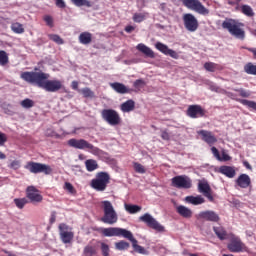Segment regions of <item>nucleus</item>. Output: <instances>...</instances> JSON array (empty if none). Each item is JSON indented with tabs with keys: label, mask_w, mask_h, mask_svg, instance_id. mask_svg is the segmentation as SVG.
Returning <instances> with one entry per match:
<instances>
[{
	"label": "nucleus",
	"mask_w": 256,
	"mask_h": 256,
	"mask_svg": "<svg viewBox=\"0 0 256 256\" xmlns=\"http://www.w3.org/2000/svg\"><path fill=\"white\" fill-rule=\"evenodd\" d=\"M182 4L190 11H195L199 15H209V9H207L199 0H182Z\"/></svg>",
	"instance_id": "9"
},
{
	"label": "nucleus",
	"mask_w": 256,
	"mask_h": 256,
	"mask_svg": "<svg viewBox=\"0 0 256 256\" xmlns=\"http://www.w3.org/2000/svg\"><path fill=\"white\" fill-rule=\"evenodd\" d=\"M185 201L191 203V205H203V203H205V198L202 196H187Z\"/></svg>",
	"instance_id": "31"
},
{
	"label": "nucleus",
	"mask_w": 256,
	"mask_h": 256,
	"mask_svg": "<svg viewBox=\"0 0 256 256\" xmlns=\"http://www.w3.org/2000/svg\"><path fill=\"white\" fill-rule=\"evenodd\" d=\"M219 173L225 175L229 179H233L236 175L235 168L233 166H221L219 168Z\"/></svg>",
	"instance_id": "26"
},
{
	"label": "nucleus",
	"mask_w": 256,
	"mask_h": 256,
	"mask_svg": "<svg viewBox=\"0 0 256 256\" xmlns=\"http://www.w3.org/2000/svg\"><path fill=\"white\" fill-rule=\"evenodd\" d=\"M79 43L82 45H89L93 41V34L90 32H82L79 37Z\"/></svg>",
	"instance_id": "28"
},
{
	"label": "nucleus",
	"mask_w": 256,
	"mask_h": 256,
	"mask_svg": "<svg viewBox=\"0 0 256 256\" xmlns=\"http://www.w3.org/2000/svg\"><path fill=\"white\" fill-rule=\"evenodd\" d=\"M78 93H81L85 99H93L95 97V92H93L89 87L78 90Z\"/></svg>",
	"instance_id": "36"
},
{
	"label": "nucleus",
	"mask_w": 256,
	"mask_h": 256,
	"mask_svg": "<svg viewBox=\"0 0 256 256\" xmlns=\"http://www.w3.org/2000/svg\"><path fill=\"white\" fill-rule=\"evenodd\" d=\"M48 37L51 41L57 43V45H63V43H65V41H63V38H61V36L57 34H49Z\"/></svg>",
	"instance_id": "46"
},
{
	"label": "nucleus",
	"mask_w": 256,
	"mask_h": 256,
	"mask_svg": "<svg viewBox=\"0 0 256 256\" xmlns=\"http://www.w3.org/2000/svg\"><path fill=\"white\" fill-rule=\"evenodd\" d=\"M125 209L130 215H135V213H139L141 211V206L133 205V204H125Z\"/></svg>",
	"instance_id": "40"
},
{
	"label": "nucleus",
	"mask_w": 256,
	"mask_h": 256,
	"mask_svg": "<svg viewBox=\"0 0 256 256\" xmlns=\"http://www.w3.org/2000/svg\"><path fill=\"white\" fill-rule=\"evenodd\" d=\"M172 187L177 189H191V178L185 175L175 176L172 178Z\"/></svg>",
	"instance_id": "14"
},
{
	"label": "nucleus",
	"mask_w": 256,
	"mask_h": 256,
	"mask_svg": "<svg viewBox=\"0 0 256 256\" xmlns=\"http://www.w3.org/2000/svg\"><path fill=\"white\" fill-rule=\"evenodd\" d=\"M198 219H203L204 221H210L212 223L219 222V214L212 210L202 211L198 214Z\"/></svg>",
	"instance_id": "19"
},
{
	"label": "nucleus",
	"mask_w": 256,
	"mask_h": 256,
	"mask_svg": "<svg viewBox=\"0 0 256 256\" xmlns=\"http://www.w3.org/2000/svg\"><path fill=\"white\" fill-rule=\"evenodd\" d=\"M111 89L115 91L116 93H119L120 95H125L127 93H132L133 89L128 88L125 86V84L120 83V82H114L110 83Z\"/></svg>",
	"instance_id": "22"
},
{
	"label": "nucleus",
	"mask_w": 256,
	"mask_h": 256,
	"mask_svg": "<svg viewBox=\"0 0 256 256\" xmlns=\"http://www.w3.org/2000/svg\"><path fill=\"white\" fill-rule=\"evenodd\" d=\"M155 47L160 51V53H163V55H168L169 57H172V59H179V54L175 50L170 49L169 46L161 42H157Z\"/></svg>",
	"instance_id": "18"
},
{
	"label": "nucleus",
	"mask_w": 256,
	"mask_h": 256,
	"mask_svg": "<svg viewBox=\"0 0 256 256\" xmlns=\"http://www.w3.org/2000/svg\"><path fill=\"white\" fill-rule=\"evenodd\" d=\"M64 189H65L67 192L71 193L72 195L75 193V187H73V184H71V183H69V182H66V183L64 184Z\"/></svg>",
	"instance_id": "50"
},
{
	"label": "nucleus",
	"mask_w": 256,
	"mask_h": 256,
	"mask_svg": "<svg viewBox=\"0 0 256 256\" xmlns=\"http://www.w3.org/2000/svg\"><path fill=\"white\" fill-rule=\"evenodd\" d=\"M43 20L45 21V23H46V25H47L48 27H53V17H52V16H50V15H45V16L43 17Z\"/></svg>",
	"instance_id": "51"
},
{
	"label": "nucleus",
	"mask_w": 256,
	"mask_h": 256,
	"mask_svg": "<svg viewBox=\"0 0 256 256\" xmlns=\"http://www.w3.org/2000/svg\"><path fill=\"white\" fill-rule=\"evenodd\" d=\"M241 27H245V24L232 18H226L222 22V29H226V31H228L232 37L243 41L245 39V30H243Z\"/></svg>",
	"instance_id": "3"
},
{
	"label": "nucleus",
	"mask_w": 256,
	"mask_h": 256,
	"mask_svg": "<svg viewBox=\"0 0 256 256\" xmlns=\"http://www.w3.org/2000/svg\"><path fill=\"white\" fill-rule=\"evenodd\" d=\"M7 143V134L0 132V147Z\"/></svg>",
	"instance_id": "52"
},
{
	"label": "nucleus",
	"mask_w": 256,
	"mask_h": 256,
	"mask_svg": "<svg viewBox=\"0 0 256 256\" xmlns=\"http://www.w3.org/2000/svg\"><path fill=\"white\" fill-rule=\"evenodd\" d=\"M210 90L211 91H215V93H219V87L215 86V85H211L210 86Z\"/></svg>",
	"instance_id": "61"
},
{
	"label": "nucleus",
	"mask_w": 256,
	"mask_h": 256,
	"mask_svg": "<svg viewBox=\"0 0 256 256\" xmlns=\"http://www.w3.org/2000/svg\"><path fill=\"white\" fill-rule=\"evenodd\" d=\"M239 93L240 97H249V92H247L246 90L240 89Z\"/></svg>",
	"instance_id": "59"
},
{
	"label": "nucleus",
	"mask_w": 256,
	"mask_h": 256,
	"mask_svg": "<svg viewBox=\"0 0 256 256\" xmlns=\"http://www.w3.org/2000/svg\"><path fill=\"white\" fill-rule=\"evenodd\" d=\"M71 87H72V89H74V91H79V82L72 81Z\"/></svg>",
	"instance_id": "57"
},
{
	"label": "nucleus",
	"mask_w": 256,
	"mask_h": 256,
	"mask_svg": "<svg viewBox=\"0 0 256 256\" xmlns=\"http://www.w3.org/2000/svg\"><path fill=\"white\" fill-rule=\"evenodd\" d=\"M69 147H73L74 149H80L89 151L92 155H95L96 157H101V155L104 154L103 150L99 149L97 146H94L93 144L89 143L85 139H75L72 138L68 140Z\"/></svg>",
	"instance_id": "4"
},
{
	"label": "nucleus",
	"mask_w": 256,
	"mask_h": 256,
	"mask_svg": "<svg viewBox=\"0 0 256 256\" xmlns=\"http://www.w3.org/2000/svg\"><path fill=\"white\" fill-rule=\"evenodd\" d=\"M56 219H57V213L56 212H52L51 216H50V220H49L50 224L53 225V223H55Z\"/></svg>",
	"instance_id": "56"
},
{
	"label": "nucleus",
	"mask_w": 256,
	"mask_h": 256,
	"mask_svg": "<svg viewBox=\"0 0 256 256\" xmlns=\"http://www.w3.org/2000/svg\"><path fill=\"white\" fill-rule=\"evenodd\" d=\"M244 71L247 75H256V65L249 62L244 66Z\"/></svg>",
	"instance_id": "42"
},
{
	"label": "nucleus",
	"mask_w": 256,
	"mask_h": 256,
	"mask_svg": "<svg viewBox=\"0 0 256 256\" xmlns=\"http://www.w3.org/2000/svg\"><path fill=\"white\" fill-rule=\"evenodd\" d=\"M101 117L103 121L111 125V127H117L121 123V115L115 109H103L101 111Z\"/></svg>",
	"instance_id": "8"
},
{
	"label": "nucleus",
	"mask_w": 256,
	"mask_h": 256,
	"mask_svg": "<svg viewBox=\"0 0 256 256\" xmlns=\"http://www.w3.org/2000/svg\"><path fill=\"white\" fill-rule=\"evenodd\" d=\"M242 105H245L249 109H253V111H256V102L251 100H242Z\"/></svg>",
	"instance_id": "49"
},
{
	"label": "nucleus",
	"mask_w": 256,
	"mask_h": 256,
	"mask_svg": "<svg viewBox=\"0 0 256 256\" xmlns=\"http://www.w3.org/2000/svg\"><path fill=\"white\" fill-rule=\"evenodd\" d=\"M26 197L31 203H41L43 196L39 194V190L35 186H28L26 189Z\"/></svg>",
	"instance_id": "17"
},
{
	"label": "nucleus",
	"mask_w": 256,
	"mask_h": 256,
	"mask_svg": "<svg viewBox=\"0 0 256 256\" xmlns=\"http://www.w3.org/2000/svg\"><path fill=\"white\" fill-rule=\"evenodd\" d=\"M198 191L199 193H202L204 197H206V199H208V201H210L211 203L215 201V199L213 198V194H212L211 186L209 185V182L205 180L199 181Z\"/></svg>",
	"instance_id": "16"
},
{
	"label": "nucleus",
	"mask_w": 256,
	"mask_h": 256,
	"mask_svg": "<svg viewBox=\"0 0 256 256\" xmlns=\"http://www.w3.org/2000/svg\"><path fill=\"white\" fill-rule=\"evenodd\" d=\"M58 228L60 231V239L62 243H71L73 241V237H75V234L73 231H71L69 225L61 223Z\"/></svg>",
	"instance_id": "15"
},
{
	"label": "nucleus",
	"mask_w": 256,
	"mask_h": 256,
	"mask_svg": "<svg viewBox=\"0 0 256 256\" xmlns=\"http://www.w3.org/2000/svg\"><path fill=\"white\" fill-rule=\"evenodd\" d=\"M9 63V55L7 54L6 51L0 50V65L2 67H5Z\"/></svg>",
	"instance_id": "43"
},
{
	"label": "nucleus",
	"mask_w": 256,
	"mask_h": 256,
	"mask_svg": "<svg viewBox=\"0 0 256 256\" xmlns=\"http://www.w3.org/2000/svg\"><path fill=\"white\" fill-rule=\"evenodd\" d=\"M244 167H246V169H248L249 171L253 170V167H251V164H249L247 161L243 162Z\"/></svg>",
	"instance_id": "60"
},
{
	"label": "nucleus",
	"mask_w": 256,
	"mask_h": 256,
	"mask_svg": "<svg viewBox=\"0 0 256 256\" xmlns=\"http://www.w3.org/2000/svg\"><path fill=\"white\" fill-rule=\"evenodd\" d=\"M100 249L103 256H109V253H111V249H109V246L104 242L100 243Z\"/></svg>",
	"instance_id": "48"
},
{
	"label": "nucleus",
	"mask_w": 256,
	"mask_h": 256,
	"mask_svg": "<svg viewBox=\"0 0 256 256\" xmlns=\"http://www.w3.org/2000/svg\"><path fill=\"white\" fill-rule=\"evenodd\" d=\"M75 7H93L89 0H70Z\"/></svg>",
	"instance_id": "39"
},
{
	"label": "nucleus",
	"mask_w": 256,
	"mask_h": 256,
	"mask_svg": "<svg viewBox=\"0 0 256 256\" xmlns=\"http://www.w3.org/2000/svg\"><path fill=\"white\" fill-rule=\"evenodd\" d=\"M110 181H111V176H109V173L98 172L96 174V177L91 180L90 186L95 191L103 192L107 189V186L109 185Z\"/></svg>",
	"instance_id": "6"
},
{
	"label": "nucleus",
	"mask_w": 256,
	"mask_h": 256,
	"mask_svg": "<svg viewBox=\"0 0 256 256\" xmlns=\"http://www.w3.org/2000/svg\"><path fill=\"white\" fill-rule=\"evenodd\" d=\"M236 185L238 187H241V189H247L251 185V177L247 174H241L237 179H236Z\"/></svg>",
	"instance_id": "23"
},
{
	"label": "nucleus",
	"mask_w": 256,
	"mask_h": 256,
	"mask_svg": "<svg viewBox=\"0 0 256 256\" xmlns=\"http://www.w3.org/2000/svg\"><path fill=\"white\" fill-rule=\"evenodd\" d=\"M247 51H249L250 53H253L254 57H256V48H246Z\"/></svg>",
	"instance_id": "62"
},
{
	"label": "nucleus",
	"mask_w": 256,
	"mask_h": 256,
	"mask_svg": "<svg viewBox=\"0 0 256 256\" xmlns=\"http://www.w3.org/2000/svg\"><path fill=\"white\" fill-rule=\"evenodd\" d=\"M11 30L13 31V33H16L17 35L25 33V28H23V24L19 22L12 23Z\"/></svg>",
	"instance_id": "35"
},
{
	"label": "nucleus",
	"mask_w": 256,
	"mask_h": 256,
	"mask_svg": "<svg viewBox=\"0 0 256 256\" xmlns=\"http://www.w3.org/2000/svg\"><path fill=\"white\" fill-rule=\"evenodd\" d=\"M139 221L145 223L150 229L158 231V233H163V231H165V227L158 223V221L149 213H145L144 215L140 216Z\"/></svg>",
	"instance_id": "10"
},
{
	"label": "nucleus",
	"mask_w": 256,
	"mask_h": 256,
	"mask_svg": "<svg viewBox=\"0 0 256 256\" xmlns=\"http://www.w3.org/2000/svg\"><path fill=\"white\" fill-rule=\"evenodd\" d=\"M213 231L220 241H225V239H227V230L222 226H214Z\"/></svg>",
	"instance_id": "30"
},
{
	"label": "nucleus",
	"mask_w": 256,
	"mask_h": 256,
	"mask_svg": "<svg viewBox=\"0 0 256 256\" xmlns=\"http://www.w3.org/2000/svg\"><path fill=\"white\" fill-rule=\"evenodd\" d=\"M56 7L59 9H65L67 7V4H65V1L63 0H56Z\"/></svg>",
	"instance_id": "53"
},
{
	"label": "nucleus",
	"mask_w": 256,
	"mask_h": 256,
	"mask_svg": "<svg viewBox=\"0 0 256 256\" xmlns=\"http://www.w3.org/2000/svg\"><path fill=\"white\" fill-rule=\"evenodd\" d=\"M120 109L123 113H131V111L135 110V101L127 100L121 104Z\"/></svg>",
	"instance_id": "29"
},
{
	"label": "nucleus",
	"mask_w": 256,
	"mask_h": 256,
	"mask_svg": "<svg viewBox=\"0 0 256 256\" xmlns=\"http://www.w3.org/2000/svg\"><path fill=\"white\" fill-rule=\"evenodd\" d=\"M176 211L178 215L184 219H191V217H193V210L186 206L180 205L176 208Z\"/></svg>",
	"instance_id": "24"
},
{
	"label": "nucleus",
	"mask_w": 256,
	"mask_h": 256,
	"mask_svg": "<svg viewBox=\"0 0 256 256\" xmlns=\"http://www.w3.org/2000/svg\"><path fill=\"white\" fill-rule=\"evenodd\" d=\"M135 29V26L128 25L125 27L124 31L126 33H133V30Z\"/></svg>",
	"instance_id": "58"
},
{
	"label": "nucleus",
	"mask_w": 256,
	"mask_h": 256,
	"mask_svg": "<svg viewBox=\"0 0 256 256\" xmlns=\"http://www.w3.org/2000/svg\"><path fill=\"white\" fill-rule=\"evenodd\" d=\"M27 171L30 173H34V175H37L38 173H44V175H51L53 173V168L47 164L39 163V162H33L29 161L24 166Z\"/></svg>",
	"instance_id": "7"
},
{
	"label": "nucleus",
	"mask_w": 256,
	"mask_h": 256,
	"mask_svg": "<svg viewBox=\"0 0 256 256\" xmlns=\"http://www.w3.org/2000/svg\"><path fill=\"white\" fill-rule=\"evenodd\" d=\"M85 165H86L87 171H89L90 173L99 169V164H97V161L93 159L86 160Z\"/></svg>",
	"instance_id": "33"
},
{
	"label": "nucleus",
	"mask_w": 256,
	"mask_h": 256,
	"mask_svg": "<svg viewBox=\"0 0 256 256\" xmlns=\"http://www.w3.org/2000/svg\"><path fill=\"white\" fill-rule=\"evenodd\" d=\"M186 115L187 117H190V119H199L207 115V110H205V108H203L201 105L194 104L188 106Z\"/></svg>",
	"instance_id": "13"
},
{
	"label": "nucleus",
	"mask_w": 256,
	"mask_h": 256,
	"mask_svg": "<svg viewBox=\"0 0 256 256\" xmlns=\"http://www.w3.org/2000/svg\"><path fill=\"white\" fill-rule=\"evenodd\" d=\"M0 159H7V156L3 152H0Z\"/></svg>",
	"instance_id": "64"
},
{
	"label": "nucleus",
	"mask_w": 256,
	"mask_h": 256,
	"mask_svg": "<svg viewBox=\"0 0 256 256\" xmlns=\"http://www.w3.org/2000/svg\"><path fill=\"white\" fill-rule=\"evenodd\" d=\"M20 105L24 109H31V107L35 106V102L33 100L29 99V98H26V99L21 101Z\"/></svg>",
	"instance_id": "45"
},
{
	"label": "nucleus",
	"mask_w": 256,
	"mask_h": 256,
	"mask_svg": "<svg viewBox=\"0 0 256 256\" xmlns=\"http://www.w3.org/2000/svg\"><path fill=\"white\" fill-rule=\"evenodd\" d=\"M136 49L140 51V53H143L146 57H149L150 59H155V52H153L152 49L149 48L147 45L140 43L136 46Z\"/></svg>",
	"instance_id": "25"
},
{
	"label": "nucleus",
	"mask_w": 256,
	"mask_h": 256,
	"mask_svg": "<svg viewBox=\"0 0 256 256\" xmlns=\"http://www.w3.org/2000/svg\"><path fill=\"white\" fill-rule=\"evenodd\" d=\"M20 77L23 81H26V83H30V85H37V87L44 89L47 93H57L64 87L61 80H49L51 75L41 70L39 71V68H35L34 71L31 72H22Z\"/></svg>",
	"instance_id": "1"
},
{
	"label": "nucleus",
	"mask_w": 256,
	"mask_h": 256,
	"mask_svg": "<svg viewBox=\"0 0 256 256\" xmlns=\"http://www.w3.org/2000/svg\"><path fill=\"white\" fill-rule=\"evenodd\" d=\"M204 69L209 73H215V71H223V66L215 62L204 63Z\"/></svg>",
	"instance_id": "27"
},
{
	"label": "nucleus",
	"mask_w": 256,
	"mask_h": 256,
	"mask_svg": "<svg viewBox=\"0 0 256 256\" xmlns=\"http://www.w3.org/2000/svg\"><path fill=\"white\" fill-rule=\"evenodd\" d=\"M245 248V243L241 241V238L232 234L230 238V243H228L227 245V249L230 251V253H243V251H245Z\"/></svg>",
	"instance_id": "11"
},
{
	"label": "nucleus",
	"mask_w": 256,
	"mask_h": 256,
	"mask_svg": "<svg viewBox=\"0 0 256 256\" xmlns=\"http://www.w3.org/2000/svg\"><path fill=\"white\" fill-rule=\"evenodd\" d=\"M211 152L213 157H215L217 161L227 162V161H231L232 159V157L227 153V150L225 149H222L221 153H219V150L217 149V147L212 146Z\"/></svg>",
	"instance_id": "20"
},
{
	"label": "nucleus",
	"mask_w": 256,
	"mask_h": 256,
	"mask_svg": "<svg viewBox=\"0 0 256 256\" xmlns=\"http://www.w3.org/2000/svg\"><path fill=\"white\" fill-rule=\"evenodd\" d=\"M183 22L185 29H187V31H190V33H195V31L199 29V21L191 13L183 15Z\"/></svg>",
	"instance_id": "12"
},
{
	"label": "nucleus",
	"mask_w": 256,
	"mask_h": 256,
	"mask_svg": "<svg viewBox=\"0 0 256 256\" xmlns=\"http://www.w3.org/2000/svg\"><path fill=\"white\" fill-rule=\"evenodd\" d=\"M129 247H131V245L125 240H121L115 243V249H117V251H127Z\"/></svg>",
	"instance_id": "38"
},
{
	"label": "nucleus",
	"mask_w": 256,
	"mask_h": 256,
	"mask_svg": "<svg viewBox=\"0 0 256 256\" xmlns=\"http://www.w3.org/2000/svg\"><path fill=\"white\" fill-rule=\"evenodd\" d=\"M14 203L16 207H18V209H23V207H25L29 203V201L27 200V198H15Z\"/></svg>",
	"instance_id": "44"
},
{
	"label": "nucleus",
	"mask_w": 256,
	"mask_h": 256,
	"mask_svg": "<svg viewBox=\"0 0 256 256\" xmlns=\"http://www.w3.org/2000/svg\"><path fill=\"white\" fill-rule=\"evenodd\" d=\"M147 17H149V13L147 12L134 13L132 19L134 23H143Z\"/></svg>",
	"instance_id": "34"
},
{
	"label": "nucleus",
	"mask_w": 256,
	"mask_h": 256,
	"mask_svg": "<svg viewBox=\"0 0 256 256\" xmlns=\"http://www.w3.org/2000/svg\"><path fill=\"white\" fill-rule=\"evenodd\" d=\"M3 253H5L8 256H17V254H14V253H12L10 251H7V250H3Z\"/></svg>",
	"instance_id": "63"
},
{
	"label": "nucleus",
	"mask_w": 256,
	"mask_h": 256,
	"mask_svg": "<svg viewBox=\"0 0 256 256\" xmlns=\"http://www.w3.org/2000/svg\"><path fill=\"white\" fill-rule=\"evenodd\" d=\"M146 85H147V82H145V80L143 79H137L133 83V87L136 93H139V91H141V89H143Z\"/></svg>",
	"instance_id": "41"
},
{
	"label": "nucleus",
	"mask_w": 256,
	"mask_h": 256,
	"mask_svg": "<svg viewBox=\"0 0 256 256\" xmlns=\"http://www.w3.org/2000/svg\"><path fill=\"white\" fill-rule=\"evenodd\" d=\"M83 256H95L97 255V246L88 244L83 249Z\"/></svg>",
	"instance_id": "32"
},
{
	"label": "nucleus",
	"mask_w": 256,
	"mask_h": 256,
	"mask_svg": "<svg viewBox=\"0 0 256 256\" xmlns=\"http://www.w3.org/2000/svg\"><path fill=\"white\" fill-rule=\"evenodd\" d=\"M161 138L164 140V141H169L170 139V135L167 131H162L161 133Z\"/></svg>",
	"instance_id": "55"
},
{
	"label": "nucleus",
	"mask_w": 256,
	"mask_h": 256,
	"mask_svg": "<svg viewBox=\"0 0 256 256\" xmlns=\"http://www.w3.org/2000/svg\"><path fill=\"white\" fill-rule=\"evenodd\" d=\"M102 209L104 211V215L101 218L102 223H106L107 225H115L119 220V216H117V212L113 207V204L109 200H104L101 202Z\"/></svg>",
	"instance_id": "5"
},
{
	"label": "nucleus",
	"mask_w": 256,
	"mask_h": 256,
	"mask_svg": "<svg viewBox=\"0 0 256 256\" xmlns=\"http://www.w3.org/2000/svg\"><path fill=\"white\" fill-rule=\"evenodd\" d=\"M241 13H243V15H246V17H255V12L253 11V8L247 4L241 6Z\"/></svg>",
	"instance_id": "37"
},
{
	"label": "nucleus",
	"mask_w": 256,
	"mask_h": 256,
	"mask_svg": "<svg viewBox=\"0 0 256 256\" xmlns=\"http://www.w3.org/2000/svg\"><path fill=\"white\" fill-rule=\"evenodd\" d=\"M133 166H134V171L136 173L144 174L147 172V170L145 169V166H143L141 163L134 162Z\"/></svg>",
	"instance_id": "47"
},
{
	"label": "nucleus",
	"mask_w": 256,
	"mask_h": 256,
	"mask_svg": "<svg viewBox=\"0 0 256 256\" xmlns=\"http://www.w3.org/2000/svg\"><path fill=\"white\" fill-rule=\"evenodd\" d=\"M19 167H20V163H19L18 160H14V161H12L11 164H10V168H11V169H18Z\"/></svg>",
	"instance_id": "54"
},
{
	"label": "nucleus",
	"mask_w": 256,
	"mask_h": 256,
	"mask_svg": "<svg viewBox=\"0 0 256 256\" xmlns=\"http://www.w3.org/2000/svg\"><path fill=\"white\" fill-rule=\"evenodd\" d=\"M198 135H201L202 141L207 143L208 145H215L217 143V137L213 135V132L207 130L198 131Z\"/></svg>",
	"instance_id": "21"
},
{
	"label": "nucleus",
	"mask_w": 256,
	"mask_h": 256,
	"mask_svg": "<svg viewBox=\"0 0 256 256\" xmlns=\"http://www.w3.org/2000/svg\"><path fill=\"white\" fill-rule=\"evenodd\" d=\"M100 232L104 237H124V239H128V241L132 243V247L135 253H139L140 255H147V250L145 247L138 244V241L133 236L132 231H129L125 228L110 227L101 228Z\"/></svg>",
	"instance_id": "2"
}]
</instances>
